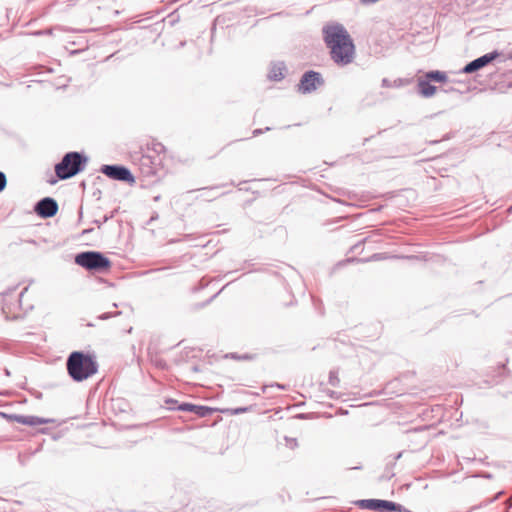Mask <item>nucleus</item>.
Masks as SVG:
<instances>
[{"label": "nucleus", "instance_id": "obj_3", "mask_svg": "<svg viewBox=\"0 0 512 512\" xmlns=\"http://www.w3.org/2000/svg\"><path fill=\"white\" fill-rule=\"evenodd\" d=\"M87 158L78 152H69L55 165V173L61 180L69 179L85 169Z\"/></svg>", "mask_w": 512, "mask_h": 512}, {"label": "nucleus", "instance_id": "obj_13", "mask_svg": "<svg viewBox=\"0 0 512 512\" xmlns=\"http://www.w3.org/2000/svg\"><path fill=\"white\" fill-rule=\"evenodd\" d=\"M418 87L421 95H423L424 97L433 96L436 92V87L425 80H420L418 83Z\"/></svg>", "mask_w": 512, "mask_h": 512}, {"label": "nucleus", "instance_id": "obj_7", "mask_svg": "<svg viewBox=\"0 0 512 512\" xmlns=\"http://www.w3.org/2000/svg\"><path fill=\"white\" fill-rule=\"evenodd\" d=\"M34 210L40 217L50 218L58 212V204L53 198L45 197L37 202Z\"/></svg>", "mask_w": 512, "mask_h": 512}, {"label": "nucleus", "instance_id": "obj_19", "mask_svg": "<svg viewBox=\"0 0 512 512\" xmlns=\"http://www.w3.org/2000/svg\"><path fill=\"white\" fill-rule=\"evenodd\" d=\"M7 179L3 172L0 171V192H2L6 187Z\"/></svg>", "mask_w": 512, "mask_h": 512}, {"label": "nucleus", "instance_id": "obj_10", "mask_svg": "<svg viewBox=\"0 0 512 512\" xmlns=\"http://www.w3.org/2000/svg\"><path fill=\"white\" fill-rule=\"evenodd\" d=\"M356 504L362 509L384 511V500L381 499L359 500L356 502Z\"/></svg>", "mask_w": 512, "mask_h": 512}, {"label": "nucleus", "instance_id": "obj_20", "mask_svg": "<svg viewBox=\"0 0 512 512\" xmlns=\"http://www.w3.org/2000/svg\"><path fill=\"white\" fill-rule=\"evenodd\" d=\"M118 314H120V312H116V313H114V314H111V313H103V314H101V315L99 316V319H101V320H106V319L111 318V317H113V316H116V315H118Z\"/></svg>", "mask_w": 512, "mask_h": 512}, {"label": "nucleus", "instance_id": "obj_8", "mask_svg": "<svg viewBox=\"0 0 512 512\" xmlns=\"http://www.w3.org/2000/svg\"><path fill=\"white\" fill-rule=\"evenodd\" d=\"M498 56L497 53H489L481 56L480 58L475 59L474 61L470 62L464 67L465 73H472L480 68H483L487 64H489L491 61H493Z\"/></svg>", "mask_w": 512, "mask_h": 512}, {"label": "nucleus", "instance_id": "obj_23", "mask_svg": "<svg viewBox=\"0 0 512 512\" xmlns=\"http://www.w3.org/2000/svg\"><path fill=\"white\" fill-rule=\"evenodd\" d=\"M372 259H374V260H378V259H380V257H379V255H378V254H374V255L372 256Z\"/></svg>", "mask_w": 512, "mask_h": 512}, {"label": "nucleus", "instance_id": "obj_21", "mask_svg": "<svg viewBox=\"0 0 512 512\" xmlns=\"http://www.w3.org/2000/svg\"><path fill=\"white\" fill-rule=\"evenodd\" d=\"M246 411H248L247 407H240V408H236V409L232 410V414L239 415V414H242V413H244Z\"/></svg>", "mask_w": 512, "mask_h": 512}, {"label": "nucleus", "instance_id": "obj_17", "mask_svg": "<svg viewBox=\"0 0 512 512\" xmlns=\"http://www.w3.org/2000/svg\"><path fill=\"white\" fill-rule=\"evenodd\" d=\"M386 511H399V512H406L405 509H403L400 505L395 504L390 501H386Z\"/></svg>", "mask_w": 512, "mask_h": 512}, {"label": "nucleus", "instance_id": "obj_14", "mask_svg": "<svg viewBox=\"0 0 512 512\" xmlns=\"http://www.w3.org/2000/svg\"><path fill=\"white\" fill-rule=\"evenodd\" d=\"M427 78L438 81V82H443V81H445L446 76L439 71H433V72H430L427 74Z\"/></svg>", "mask_w": 512, "mask_h": 512}, {"label": "nucleus", "instance_id": "obj_12", "mask_svg": "<svg viewBox=\"0 0 512 512\" xmlns=\"http://www.w3.org/2000/svg\"><path fill=\"white\" fill-rule=\"evenodd\" d=\"M285 65L282 62L275 63L271 66L268 77L271 80L279 81L284 78Z\"/></svg>", "mask_w": 512, "mask_h": 512}, {"label": "nucleus", "instance_id": "obj_4", "mask_svg": "<svg viewBox=\"0 0 512 512\" xmlns=\"http://www.w3.org/2000/svg\"><path fill=\"white\" fill-rule=\"evenodd\" d=\"M75 263L91 271H104L111 266L110 260L96 251L82 252L76 255Z\"/></svg>", "mask_w": 512, "mask_h": 512}, {"label": "nucleus", "instance_id": "obj_11", "mask_svg": "<svg viewBox=\"0 0 512 512\" xmlns=\"http://www.w3.org/2000/svg\"><path fill=\"white\" fill-rule=\"evenodd\" d=\"M382 21H373L369 24V34H368V40L371 42H378V38L381 36L382 33Z\"/></svg>", "mask_w": 512, "mask_h": 512}, {"label": "nucleus", "instance_id": "obj_24", "mask_svg": "<svg viewBox=\"0 0 512 512\" xmlns=\"http://www.w3.org/2000/svg\"><path fill=\"white\" fill-rule=\"evenodd\" d=\"M277 387H278V388H281V389H284V386H283V385H280V384H277Z\"/></svg>", "mask_w": 512, "mask_h": 512}, {"label": "nucleus", "instance_id": "obj_22", "mask_svg": "<svg viewBox=\"0 0 512 512\" xmlns=\"http://www.w3.org/2000/svg\"><path fill=\"white\" fill-rule=\"evenodd\" d=\"M261 133H262V130H261V129H255V130L253 131V136H258V135H260Z\"/></svg>", "mask_w": 512, "mask_h": 512}, {"label": "nucleus", "instance_id": "obj_9", "mask_svg": "<svg viewBox=\"0 0 512 512\" xmlns=\"http://www.w3.org/2000/svg\"><path fill=\"white\" fill-rule=\"evenodd\" d=\"M15 420L17 423L28 425V426H37L42 424H47L51 422L49 419L41 418L38 416L31 415H16Z\"/></svg>", "mask_w": 512, "mask_h": 512}, {"label": "nucleus", "instance_id": "obj_16", "mask_svg": "<svg viewBox=\"0 0 512 512\" xmlns=\"http://www.w3.org/2000/svg\"><path fill=\"white\" fill-rule=\"evenodd\" d=\"M198 407L200 409H196L194 410V414L200 416V417H205L207 415H209L211 413V409L206 407V406H202V405H198Z\"/></svg>", "mask_w": 512, "mask_h": 512}, {"label": "nucleus", "instance_id": "obj_2", "mask_svg": "<svg viewBox=\"0 0 512 512\" xmlns=\"http://www.w3.org/2000/svg\"><path fill=\"white\" fill-rule=\"evenodd\" d=\"M69 376L76 382H82L98 371L95 357L80 351L72 352L66 362Z\"/></svg>", "mask_w": 512, "mask_h": 512}, {"label": "nucleus", "instance_id": "obj_6", "mask_svg": "<svg viewBox=\"0 0 512 512\" xmlns=\"http://www.w3.org/2000/svg\"><path fill=\"white\" fill-rule=\"evenodd\" d=\"M323 84L321 74L315 71H308L303 74L299 83V91L306 94L315 91Z\"/></svg>", "mask_w": 512, "mask_h": 512}, {"label": "nucleus", "instance_id": "obj_1", "mask_svg": "<svg viewBox=\"0 0 512 512\" xmlns=\"http://www.w3.org/2000/svg\"><path fill=\"white\" fill-rule=\"evenodd\" d=\"M324 41L330 49L332 60L341 66L354 60L355 46L347 30L340 24L323 28Z\"/></svg>", "mask_w": 512, "mask_h": 512}, {"label": "nucleus", "instance_id": "obj_18", "mask_svg": "<svg viewBox=\"0 0 512 512\" xmlns=\"http://www.w3.org/2000/svg\"><path fill=\"white\" fill-rule=\"evenodd\" d=\"M285 441H286V445L291 449H294L298 446L297 439H295V438L285 437Z\"/></svg>", "mask_w": 512, "mask_h": 512}, {"label": "nucleus", "instance_id": "obj_5", "mask_svg": "<svg viewBox=\"0 0 512 512\" xmlns=\"http://www.w3.org/2000/svg\"><path fill=\"white\" fill-rule=\"evenodd\" d=\"M100 171L107 177L114 180L123 181L127 183H133L135 181V178L130 172V170L124 166L103 165Z\"/></svg>", "mask_w": 512, "mask_h": 512}, {"label": "nucleus", "instance_id": "obj_15", "mask_svg": "<svg viewBox=\"0 0 512 512\" xmlns=\"http://www.w3.org/2000/svg\"><path fill=\"white\" fill-rule=\"evenodd\" d=\"M200 409L198 405L190 404V403H183L178 406V410L180 411H186V412H194V410Z\"/></svg>", "mask_w": 512, "mask_h": 512}]
</instances>
